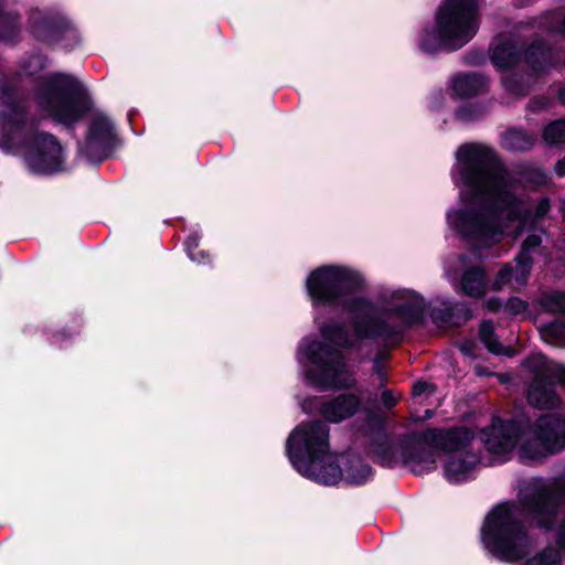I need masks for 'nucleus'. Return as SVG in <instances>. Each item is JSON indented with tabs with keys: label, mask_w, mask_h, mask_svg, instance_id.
<instances>
[{
	"label": "nucleus",
	"mask_w": 565,
	"mask_h": 565,
	"mask_svg": "<svg viewBox=\"0 0 565 565\" xmlns=\"http://www.w3.org/2000/svg\"><path fill=\"white\" fill-rule=\"evenodd\" d=\"M298 359H307L313 364L312 369L306 371L305 377L320 390H349L356 385L355 375L349 370L343 354L326 343L303 339Z\"/></svg>",
	"instance_id": "nucleus-8"
},
{
	"label": "nucleus",
	"mask_w": 565,
	"mask_h": 565,
	"mask_svg": "<svg viewBox=\"0 0 565 565\" xmlns=\"http://www.w3.org/2000/svg\"><path fill=\"white\" fill-rule=\"evenodd\" d=\"M524 60L537 72L545 71L554 62L552 52L543 47L542 43L531 45L524 53Z\"/></svg>",
	"instance_id": "nucleus-20"
},
{
	"label": "nucleus",
	"mask_w": 565,
	"mask_h": 565,
	"mask_svg": "<svg viewBox=\"0 0 565 565\" xmlns=\"http://www.w3.org/2000/svg\"><path fill=\"white\" fill-rule=\"evenodd\" d=\"M542 138L548 145L565 142V119H556L547 124L543 129Z\"/></svg>",
	"instance_id": "nucleus-25"
},
{
	"label": "nucleus",
	"mask_w": 565,
	"mask_h": 565,
	"mask_svg": "<svg viewBox=\"0 0 565 565\" xmlns=\"http://www.w3.org/2000/svg\"><path fill=\"white\" fill-rule=\"evenodd\" d=\"M540 25L548 32H556L565 35V17L561 19L556 13H548L542 19Z\"/></svg>",
	"instance_id": "nucleus-30"
},
{
	"label": "nucleus",
	"mask_w": 565,
	"mask_h": 565,
	"mask_svg": "<svg viewBox=\"0 0 565 565\" xmlns=\"http://www.w3.org/2000/svg\"><path fill=\"white\" fill-rule=\"evenodd\" d=\"M376 373L379 374L381 381L385 380V374L383 373V371L381 369H376Z\"/></svg>",
	"instance_id": "nucleus-42"
},
{
	"label": "nucleus",
	"mask_w": 565,
	"mask_h": 565,
	"mask_svg": "<svg viewBox=\"0 0 565 565\" xmlns=\"http://www.w3.org/2000/svg\"><path fill=\"white\" fill-rule=\"evenodd\" d=\"M333 467L339 468L343 473L332 486L337 484L341 480H344L350 484H361L371 477L370 466L356 455L335 454Z\"/></svg>",
	"instance_id": "nucleus-16"
},
{
	"label": "nucleus",
	"mask_w": 565,
	"mask_h": 565,
	"mask_svg": "<svg viewBox=\"0 0 565 565\" xmlns=\"http://www.w3.org/2000/svg\"><path fill=\"white\" fill-rule=\"evenodd\" d=\"M502 84L507 90L514 95H522L526 92L527 85L524 84L522 76L513 74L505 76Z\"/></svg>",
	"instance_id": "nucleus-31"
},
{
	"label": "nucleus",
	"mask_w": 565,
	"mask_h": 565,
	"mask_svg": "<svg viewBox=\"0 0 565 565\" xmlns=\"http://www.w3.org/2000/svg\"><path fill=\"white\" fill-rule=\"evenodd\" d=\"M535 138L527 131L511 128L501 135V146L509 151H527L534 146Z\"/></svg>",
	"instance_id": "nucleus-19"
},
{
	"label": "nucleus",
	"mask_w": 565,
	"mask_h": 565,
	"mask_svg": "<svg viewBox=\"0 0 565 565\" xmlns=\"http://www.w3.org/2000/svg\"><path fill=\"white\" fill-rule=\"evenodd\" d=\"M39 108L63 125L78 121L90 108L86 88L68 74H53L40 85L36 95Z\"/></svg>",
	"instance_id": "nucleus-7"
},
{
	"label": "nucleus",
	"mask_w": 565,
	"mask_h": 565,
	"mask_svg": "<svg viewBox=\"0 0 565 565\" xmlns=\"http://www.w3.org/2000/svg\"><path fill=\"white\" fill-rule=\"evenodd\" d=\"M554 171L557 177L562 178L565 175V158L559 159L554 167Z\"/></svg>",
	"instance_id": "nucleus-39"
},
{
	"label": "nucleus",
	"mask_w": 565,
	"mask_h": 565,
	"mask_svg": "<svg viewBox=\"0 0 565 565\" xmlns=\"http://www.w3.org/2000/svg\"><path fill=\"white\" fill-rule=\"evenodd\" d=\"M546 104H547V100H545V99L533 100L532 102V107H534V108H543V107H545Z\"/></svg>",
	"instance_id": "nucleus-40"
},
{
	"label": "nucleus",
	"mask_w": 565,
	"mask_h": 565,
	"mask_svg": "<svg viewBox=\"0 0 565 565\" xmlns=\"http://www.w3.org/2000/svg\"><path fill=\"white\" fill-rule=\"evenodd\" d=\"M25 160L35 173H55L63 169V148L53 135L36 132L29 145Z\"/></svg>",
	"instance_id": "nucleus-10"
},
{
	"label": "nucleus",
	"mask_w": 565,
	"mask_h": 565,
	"mask_svg": "<svg viewBox=\"0 0 565 565\" xmlns=\"http://www.w3.org/2000/svg\"><path fill=\"white\" fill-rule=\"evenodd\" d=\"M376 373L379 374L381 381L385 380V374L383 373V371L381 369H376Z\"/></svg>",
	"instance_id": "nucleus-43"
},
{
	"label": "nucleus",
	"mask_w": 565,
	"mask_h": 565,
	"mask_svg": "<svg viewBox=\"0 0 565 565\" xmlns=\"http://www.w3.org/2000/svg\"><path fill=\"white\" fill-rule=\"evenodd\" d=\"M33 33L38 39H44L46 32L53 30L56 25L55 19L44 15L41 12H35L31 17Z\"/></svg>",
	"instance_id": "nucleus-27"
},
{
	"label": "nucleus",
	"mask_w": 565,
	"mask_h": 565,
	"mask_svg": "<svg viewBox=\"0 0 565 565\" xmlns=\"http://www.w3.org/2000/svg\"><path fill=\"white\" fill-rule=\"evenodd\" d=\"M532 260L525 259L524 256H516L514 264H505L495 275L491 285V289L501 290L505 286H510L518 290L526 285L530 277Z\"/></svg>",
	"instance_id": "nucleus-15"
},
{
	"label": "nucleus",
	"mask_w": 565,
	"mask_h": 565,
	"mask_svg": "<svg viewBox=\"0 0 565 565\" xmlns=\"http://www.w3.org/2000/svg\"><path fill=\"white\" fill-rule=\"evenodd\" d=\"M483 111L480 107L467 104L457 110L456 116L462 121H471L481 117Z\"/></svg>",
	"instance_id": "nucleus-32"
},
{
	"label": "nucleus",
	"mask_w": 565,
	"mask_h": 565,
	"mask_svg": "<svg viewBox=\"0 0 565 565\" xmlns=\"http://www.w3.org/2000/svg\"><path fill=\"white\" fill-rule=\"evenodd\" d=\"M431 316L437 321L450 322L452 318V307L447 306L445 308V312H441L438 309H434Z\"/></svg>",
	"instance_id": "nucleus-35"
},
{
	"label": "nucleus",
	"mask_w": 565,
	"mask_h": 565,
	"mask_svg": "<svg viewBox=\"0 0 565 565\" xmlns=\"http://www.w3.org/2000/svg\"><path fill=\"white\" fill-rule=\"evenodd\" d=\"M451 178L462 207L447 212L448 224L476 248L488 247L503 235L518 237L550 210L548 200L542 199L532 215L513 191V178L497 153L481 143L458 148Z\"/></svg>",
	"instance_id": "nucleus-1"
},
{
	"label": "nucleus",
	"mask_w": 565,
	"mask_h": 565,
	"mask_svg": "<svg viewBox=\"0 0 565 565\" xmlns=\"http://www.w3.org/2000/svg\"><path fill=\"white\" fill-rule=\"evenodd\" d=\"M484 307L490 311H498L503 305L499 298H490L484 302Z\"/></svg>",
	"instance_id": "nucleus-37"
},
{
	"label": "nucleus",
	"mask_w": 565,
	"mask_h": 565,
	"mask_svg": "<svg viewBox=\"0 0 565 565\" xmlns=\"http://www.w3.org/2000/svg\"><path fill=\"white\" fill-rule=\"evenodd\" d=\"M418 443L450 452L444 463V477L450 483H460L473 477L481 461L475 452H462L473 439V433L466 427L438 429L428 428L417 436Z\"/></svg>",
	"instance_id": "nucleus-9"
},
{
	"label": "nucleus",
	"mask_w": 565,
	"mask_h": 565,
	"mask_svg": "<svg viewBox=\"0 0 565 565\" xmlns=\"http://www.w3.org/2000/svg\"><path fill=\"white\" fill-rule=\"evenodd\" d=\"M542 243L541 235L537 233L530 234L522 244V250L518 256H524L525 259L531 260V250L540 246Z\"/></svg>",
	"instance_id": "nucleus-34"
},
{
	"label": "nucleus",
	"mask_w": 565,
	"mask_h": 565,
	"mask_svg": "<svg viewBox=\"0 0 565 565\" xmlns=\"http://www.w3.org/2000/svg\"><path fill=\"white\" fill-rule=\"evenodd\" d=\"M519 502L500 503L484 519L482 544L498 559L513 562L524 558L533 547V541L521 521L523 512L539 527L552 529L557 511L565 502V475L553 482L531 480L521 489Z\"/></svg>",
	"instance_id": "nucleus-3"
},
{
	"label": "nucleus",
	"mask_w": 565,
	"mask_h": 565,
	"mask_svg": "<svg viewBox=\"0 0 565 565\" xmlns=\"http://www.w3.org/2000/svg\"><path fill=\"white\" fill-rule=\"evenodd\" d=\"M302 408L305 412H309V409L307 408L306 404L302 405Z\"/></svg>",
	"instance_id": "nucleus-45"
},
{
	"label": "nucleus",
	"mask_w": 565,
	"mask_h": 565,
	"mask_svg": "<svg viewBox=\"0 0 565 565\" xmlns=\"http://www.w3.org/2000/svg\"><path fill=\"white\" fill-rule=\"evenodd\" d=\"M479 335L486 348L497 355H511L512 349L504 347L494 334V326L490 320H486L480 324Z\"/></svg>",
	"instance_id": "nucleus-21"
},
{
	"label": "nucleus",
	"mask_w": 565,
	"mask_h": 565,
	"mask_svg": "<svg viewBox=\"0 0 565 565\" xmlns=\"http://www.w3.org/2000/svg\"><path fill=\"white\" fill-rule=\"evenodd\" d=\"M519 427L513 422H504L494 417L490 426L481 430V441L488 452L503 458L515 446Z\"/></svg>",
	"instance_id": "nucleus-12"
},
{
	"label": "nucleus",
	"mask_w": 565,
	"mask_h": 565,
	"mask_svg": "<svg viewBox=\"0 0 565 565\" xmlns=\"http://www.w3.org/2000/svg\"><path fill=\"white\" fill-rule=\"evenodd\" d=\"M542 340L553 347H565V321L557 319L539 327Z\"/></svg>",
	"instance_id": "nucleus-22"
},
{
	"label": "nucleus",
	"mask_w": 565,
	"mask_h": 565,
	"mask_svg": "<svg viewBox=\"0 0 565 565\" xmlns=\"http://www.w3.org/2000/svg\"><path fill=\"white\" fill-rule=\"evenodd\" d=\"M361 284V275L342 265H323L308 275L306 289L316 309L331 307L352 315V332L338 322L321 323L319 331L324 340L344 349H360L363 341L399 334L422 318L426 303L414 290L384 291V308L380 309L355 294Z\"/></svg>",
	"instance_id": "nucleus-2"
},
{
	"label": "nucleus",
	"mask_w": 565,
	"mask_h": 565,
	"mask_svg": "<svg viewBox=\"0 0 565 565\" xmlns=\"http://www.w3.org/2000/svg\"><path fill=\"white\" fill-rule=\"evenodd\" d=\"M540 306L548 312L565 313V292L552 291L543 295L540 299Z\"/></svg>",
	"instance_id": "nucleus-26"
},
{
	"label": "nucleus",
	"mask_w": 565,
	"mask_h": 565,
	"mask_svg": "<svg viewBox=\"0 0 565 565\" xmlns=\"http://www.w3.org/2000/svg\"><path fill=\"white\" fill-rule=\"evenodd\" d=\"M480 24L478 0H444L435 14V25L422 30L418 47L426 53L457 51L477 34Z\"/></svg>",
	"instance_id": "nucleus-6"
},
{
	"label": "nucleus",
	"mask_w": 565,
	"mask_h": 565,
	"mask_svg": "<svg viewBox=\"0 0 565 565\" xmlns=\"http://www.w3.org/2000/svg\"><path fill=\"white\" fill-rule=\"evenodd\" d=\"M330 429L313 420L299 424L286 443L287 456L294 468L318 483L332 486L343 472L333 467L335 454L330 451Z\"/></svg>",
	"instance_id": "nucleus-5"
},
{
	"label": "nucleus",
	"mask_w": 565,
	"mask_h": 565,
	"mask_svg": "<svg viewBox=\"0 0 565 565\" xmlns=\"http://www.w3.org/2000/svg\"><path fill=\"white\" fill-rule=\"evenodd\" d=\"M491 60L499 68H509L520 61L516 47L511 42H502L493 47Z\"/></svg>",
	"instance_id": "nucleus-23"
},
{
	"label": "nucleus",
	"mask_w": 565,
	"mask_h": 565,
	"mask_svg": "<svg viewBox=\"0 0 565 565\" xmlns=\"http://www.w3.org/2000/svg\"><path fill=\"white\" fill-rule=\"evenodd\" d=\"M486 87V78L476 73L459 74L452 79V89L460 97L476 95L483 92Z\"/></svg>",
	"instance_id": "nucleus-18"
},
{
	"label": "nucleus",
	"mask_w": 565,
	"mask_h": 565,
	"mask_svg": "<svg viewBox=\"0 0 565 565\" xmlns=\"http://www.w3.org/2000/svg\"><path fill=\"white\" fill-rule=\"evenodd\" d=\"M422 433L412 435L411 441L416 451L405 449L404 458L411 470L416 475H423L436 468V454L433 447L418 443L417 436Z\"/></svg>",
	"instance_id": "nucleus-17"
},
{
	"label": "nucleus",
	"mask_w": 565,
	"mask_h": 565,
	"mask_svg": "<svg viewBox=\"0 0 565 565\" xmlns=\"http://www.w3.org/2000/svg\"><path fill=\"white\" fill-rule=\"evenodd\" d=\"M429 385L426 382H417L413 386L414 395H420L426 392Z\"/></svg>",
	"instance_id": "nucleus-38"
},
{
	"label": "nucleus",
	"mask_w": 565,
	"mask_h": 565,
	"mask_svg": "<svg viewBox=\"0 0 565 565\" xmlns=\"http://www.w3.org/2000/svg\"><path fill=\"white\" fill-rule=\"evenodd\" d=\"M114 126L106 116H97L93 121L85 148L88 162H99L113 153Z\"/></svg>",
	"instance_id": "nucleus-13"
},
{
	"label": "nucleus",
	"mask_w": 565,
	"mask_h": 565,
	"mask_svg": "<svg viewBox=\"0 0 565 565\" xmlns=\"http://www.w3.org/2000/svg\"><path fill=\"white\" fill-rule=\"evenodd\" d=\"M201 236L198 233H193L189 235L185 241V248L189 257L192 262H196L199 264H206L210 262V255L205 252L195 253V249L199 246Z\"/></svg>",
	"instance_id": "nucleus-29"
},
{
	"label": "nucleus",
	"mask_w": 565,
	"mask_h": 565,
	"mask_svg": "<svg viewBox=\"0 0 565 565\" xmlns=\"http://www.w3.org/2000/svg\"><path fill=\"white\" fill-rule=\"evenodd\" d=\"M523 365L534 376L527 391L529 403L556 411L539 418L522 446L525 456L539 458L565 448V407L555 392L556 382L565 385V365L541 353L529 356Z\"/></svg>",
	"instance_id": "nucleus-4"
},
{
	"label": "nucleus",
	"mask_w": 565,
	"mask_h": 565,
	"mask_svg": "<svg viewBox=\"0 0 565 565\" xmlns=\"http://www.w3.org/2000/svg\"><path fill=\"white\" fill-rule=\"evenodd\" d=\"M446 273L461 271L458 282L462 294L471 298H481L488 290V282L484 269L480 265H470L467 256L459 254L447 260Z\"/></svg>",
	"instance_id": "nucleus-11"
},
{
	"label": "nucleus",
	"mask_w": 565,
	"mask_h": 565,
	"mask_svg": "<svg viewBox=\"0 0 565 565\" xmlns=\"http://www.w3.org/2000/svg\"><path fill=\"white\" fill-rule=\"evenodd\" d=\"M513 178V184L519 182H524L529 185H543L547 182V174L540 167L533 164H524L520 166L516 174L519 178L516 179L510 171H508Z\"/></svg>",
	"instance_id": "nucleus-24"
},
{
	"label": "nucleus",
	"mask_w": 565,
	"mask_h": 565,
	"mask_svg": "<svg viewBox=\"0 0 565 565\" xmlns=\"http://www.w3.org/2000/svg\"><path fill=\"white\" fill-rule=\"evenodd\" d=\"M362 406V397L343 393L319 402V413L329 423H341L353 417Z\"/></svg>",
	"instance_id": "nucleus-14"
},
{
	"label": "nucleus",
	"mask_w": 565,
	"mask_h": 565,
	"mask_svg": "<svg viewBox=\"0 0 565 565\" xmlns=\"http://www.w3.org/2000/svg\"><path fill=\"white\" fill-rule=\"evenodd\" d=\"M504 309L509 315L520 316L527 312L529 303L519 297H512L504 305Z\"/></svg>",
	"instance_id": "nucleus-33"
},
{
	"label": "nucleus",
	"mask_w": 565,
	"mask_h": 565,
	"mask_svg": "<svg viewBox=\"0 0 565 565\" xmlns=\"http://www.w3.org/2000/svg\"><path fill=\"white\" fill-rule=\"evenodd\" d=\"M396 402L397 398L392 391L385 390L382 393V403L384 404L385 407L391 408L396 404Z\"/></svg>",
	"instance_id": "nucleus-36"
},
{
	"label": "nucleus",
	"mask_w": 565,
	"mask_h": 565,
	"mask_svg": "<svg viewBox=\"0 0 565 565\" xmlns=\"http://www.w3.org/2000/svg\"><path fill=\"white\" fill-rule=\"evenodd\" d=\"M8 20H10V22H13V20L15 19L12 14H8Z\"/></svg>",
	"instance_id": "nucleus-44"
},
{
	"label": "nucleus",
	"mask_w": 565,
	"mask_h": 565,
	"mask_svg": "<svg viewBox=\"0 0 565 565\" xmlns=\"http://www.w3.org/2000/svg\"><path fill=\"white\" fill-rule=\"evenodd\" d=\"M525 565H562V557L558 551L547 547L530 558Z\"/></svg>",
	"instance_id": "nucleus-28"
},
{
	"label": "nucleus",
	"mask_w": 565,
	"mask_h": 565,
	"mask_svg": "<svg viewBox=\"0 0 565 565\" xmlns=\"http://www.w3.org/2000/svg\"><path fill=\"white\" fill-rule=\"evenodd\" d=\"M558 99L565 106V85L558 90Z\"/></svg>",
	"instance_id": "nucleus-41"
}]
</instances>
